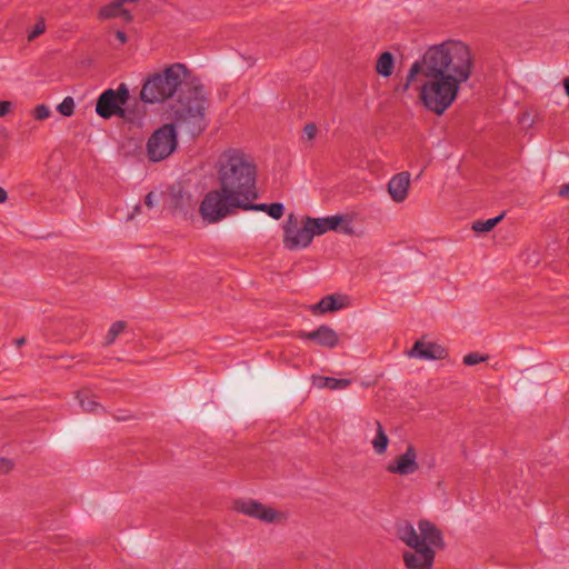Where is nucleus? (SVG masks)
<instances>
[{
	"mask_svg": "<svg viewBox=\"0 0 569 569\" xmlns=\"http://www.w3.org/2000/svg\"><path fill=\"white\" fill-rule=\"evenodd\" d=\"M407 356L423 361H436L445 359L447 350L437 342L420 339L413 343L411 350H408Z\"/></svg>",
	"mask_w": 569,
	"mask_h": 569,
	"instance_id": "15",
	"label": "nucleus"
},
{
	"mask_svg": "<svg viewBox=\"0 0 569 569\" xmlns=\"http://www.w3.org/2000/svg\"><path fill=\"white\" fill-rule=\"evenodd\" d=\"M420 469L418 448L408 445L405 451L397 455L396 458L387 466L388 472L397 476L408 477L418 472Z\"/></svg>",
	"mask_w": 569,
	"mask_h": 569,
	"instance_id": "13",
	"label": "nucleus"
},
{
	"mask_svg": "<svg viewBox=\"0 0 569 569\" xmlns=\"http://www.w3.org/2000/svg\"><path fill=\"white\" fill-rule=\"evenodd\" d=\"M311 381L312 387L318 389L328 388L332 390H341L351 385L350 379H336L325 376H312Z\"/></svg>",
	"mask_w": 569,
	"mask_h": 569,
	"instance_id": "21",
	"label": "nucleus"
},
{
	"mask_svg": "<svg viewBox=\"0 0 569 569\" xmlns=\"http://www.w3.org/2000/svg\"><path fill=\"white\" fill-rule=\"evenodd\" d=\"M562 88L565 91V96L569 98V77H565L562 80Z\"/></svg>",
	"mask_w": 569,
	"mask_h": 569,
	"instance_id": "38",
	"label": "nucleus"
},
{
	"mask_svg": "<svg viewBox=\"0 0 569 569\" xmlns=\"http://www.w3.org/2000/svg\"><path fill=\"white\" fill-rule=\"evenodd\" d=\"M129 89L121 83L118 89H107L99 96L96 111L99 117L109 119L112 116H124L123 106L128 103Z\"/></svg>",
	"mask_w": 569,
	"mask_h": 569,
	"instance_id": "11",
	"label": "nucleus"
},
{
	"mask_svg": "<svg viewBox=\"0 0 569 569\" xmlns=\"http://www.w3.org/2000/svg\"><path fill=\"white\" fill-rule=\"evenodd\" d=\"M158 200H159L158 193L150 192V193L146 194V197H144V207H147V209H152L153 207L157 206Z\"/></svg>",
	"mask_w": 569,
	"mask_h": 569,
	"instance_id": "35",
	"label": "nucleus"
},
{
	"mask_svg": "<svg viewBox=\"0 0 569 569\" xmlns=\"http://www.w3.org/2000/svg\"><path fill=\"white\" fill-rule=\"evenodd\" d=\"M127 328V322L118 321L112 323L111 328L108 329L107 335L104 337V343L107 346L113 345L116 339L121 335V332Z\"/></svg>",
	"mask_w": 569,
	"mask_h": 569,
	"instance_id": "25",
	"label": "nucleus"
},
{
	"mask_svg": "<svg viewBox=\"0 0 569 569\" xmlns=\"http://www.w3.org/2000/svg\"><path fill=\"white\" fill-rule=\"evenodd\" d=\"M13 112V103L11 101L0 100V118L11 116Z\"/></svg>",
	"mask_w": 569,
	"mask_h": 569,
	"instance_id": "32",
	"label": "nucleus"
},
{
	"mask_svg": "<svg viewBox=\"0 0 569 569\" xmlns=\"http://www.w3.org/2000/svg\"><path fill=\"white\" fill-rule=\"evenodd\" d=\"M267 214L273 219H279L283 214V206L279 202H274L268 206Z\"/></svg>",
	"mask_w": 569,
	"mask_h": 569,
	"instance_id": "31",
	"label": "nucleus"
},
{
	"mask_svg": "<svg viewBox=\"0 0 569 569\" xmlns=\"http://www.w3.org/2000/svg\"><path fill=\"white\" fill-rule=\"evenodd\" d=\"M76 102L74 99L70 96L62 99L61 103L58 106V111L60 114L66 117H71L74 113Z\"/></svg>",
	"mask_w": 569,
	"mask_h": 569,
	"instance_id": "28",
	"label": "nucleus"
},
{
	"mask_svg": "<svg viewBox=\"0 0 569 569\" xmlns=\"http://www.w3.org/2000/svg\"><path fill=\"white\" fill-rule=\"evenodd\" d=\"M375 71L379 77H391L395 71V56L389 51L382 52L378 57L377 63H375Z\"/></svg>",
	"mask_w": 569,
	"mask_h": 569,
	"instance_id": "23",
	"label": "nucleus"
},
{
	"mask_svg": "<svg viewBox=\"0 0 569 569\" xmlns=\"http://www.w3.org/2000/svg\"><path fill=\"white\" fill-rule=\"evenodd\" d=\"M396 535L409 548L403 552L408 569H432L436 550L442 545L441 533L433 523L420 520L416 527L402 522L397 526Z\"/></svg>",
	"mask_w": 569,
	"mask_h": 569,
	"instance_id": "3",
	"label": "nucleus"
},
{
	"mask_svg": "<svg viewBox=\"0 0 569 569\" xmlns=\"http://www.w3.org/2000/svg\"><path fill=\"white\" fill-rule=\"evenodd\" d=\"M46 31V20L44 18H38L37 20V23L34 24V27H32V29L30 30L29 34H28V40L29 41H32L34 40L36 38L42 36Z\"/></svg>",
	"mask_w": 569,
	"mask_h": 569,
	"instance_id": "29",
	"label": "nucleus"
},
{
	"mask_svg": "<svg viewBox=\"0 0 569 569\" xmlns=\"http://www.w3.org/2000/svg\"><path fill=\"white\" fill-rule=\"evenodd\" d=\"M76 398L86 412L98 413V411L101 409V406L97 400V396L93 395L89 389H82L78 391L76 393Z\"/></svg>",
	"mask_w": 569,
	"mask_h": 569,
	"instance_id": "22",
	"label": "nucleus"
},
{
	"mask_svg": "<svg viewBox=\"0 0 569 569\" xmlns=\"http://www.w3.org/2000/svg\"><path fill=\"white\" fill-rule=\"evenodd\" d=\"M189 71L180 62L172 63L163 70L147 77L141 100L144 103H161L172 98L188 79Z\"/></svg>",
	"mask_w": 569,
	"mask_h": 569,
	"instance_id": "5",
	"label": "nucleus"
},
{
	"mask_svg": "<svg viewBox=\"0 0 569 569\" xmlns=\"http://www.w3.org/2000/svg\"><path fill=\"white\" fill-rule=\"evenodd\" d=\"M558 193H560L561 197L569 199V184L561 187Z\"/></svg>",
	"mask_w": 569,
	"mask_h": 569,
	"instance_id": "39",
	"label": "nucleus"
},
{
	"mask_svg": "<svg viewBox=\"0 0 569 569\" xmlns=\"http://www.w3.org/2000/svg\"><path fill=\"white\" fill-rule=\"evenodd\" d=\"M114 37L121 43H127V41H128L127 34L124 32H122L121 30L116 31Z\"/></svg>",
	"mask_w": 569,
	"mask_h": 569,
	"instance_id": "37",
	"label": "nucleus"
},
{
	"mask_svg": "<svg viewBox=\"0 0 569 569\" xmlns=\"http://www.w3.org/2000/svg\"><path fill=\"white\" fill-rule=\"evenodd\" d=\"M418 71H430L469 81L473 71L472 49L467 42L456 39L431 46L426 50L421 60L411 64L408 81L402 88L403 91L409 90Z\"/></svg>",
	"mask_w": 569,
	"mask_h": 569,
	"instance_id": "1",
	"label": "nucleus"
},
{
	"mask_svg": "<svg viewBox=\"0 0 569 569\" xmlns=\"http://www.w3.org/2000/svg\"><path fill=\"white\" fill-rule=\"evenodd\" d=\"M207 94L204 87L198 82L191 83L183 90L173 107L177 121H189L200 124L204 120Z\"/></svg>",
	"mask_w": 569,
	"mask_h": 569,
	"instance_id": "7",
	"label": "nucleus"
},
{
	"mask_svg": "<svg viewBox=\"0 0 569 569\" xmlns=\"http://www.w3.org/2000/svg\"><path fill=\"white\" fill-rule=\"evenodd\" d=\"M214 168L220 188L248 198L253 197L259 168L251 153L240 148H228L219 154Z\"/></svg>",
	"mask_w": 569,
	"mask_h": 569,
	"instance_id": "2",
	"label": "nucleus"
},
{
	"mask_svg": "<svg viewBox=\"0 0 569 569\" xmlns=\"http://www.w3.org/2000/svg\"><path fill=\"white\" fill-rule=\"evenodd\" d=\"M167 204L174 216L188 218L194 209L196 201L188 189L181 186L168 188Z\"/></svg>",
	"mask_w": 569,
	"mask_h": 569,
	"instance_id": "14",
	"label": "nucleus"
},
{
	"mask_svg": "<svg viewBox=\"0 0 569 569\" xmlns=\"http://www.w3.org/2000/svg\"><path fill=\"white\" fill-rule=\"evenodd\" d=\"M140 212H142V206H140V204L134 206L133 210H131V212H129L127 220L128 221L134 220Z\"/></svg>",
	"mask_w": 569,
	"mask_h": 569,
	"instance_id": "36",
	"label": "nucleus"
},
{
	"mask_svg": "<svg viewBox=\"0 0 569 569\" xmlns=\"http://www.w3.org/2000/svg\"><path fill=\"white\" fill-rule=\"evenodd\" d=\"M365 437L369 439L375 453L383 455L387 452L389 439L378 420L370 423Z\"/></svg>",
	"mask_w": 569,
	"mask_h": 569,
	"instance_id": "19",
	"label": "nucleus"
},
{
	"mask_svg": "<svg viewBox=\"0 0 569 569\" xmlns=\"http://www.w3.org/2000/svg\"><path fill=\"white\" fill-rule=\"evenodd\" d=\"M302 340H310L316 342L318 346L332 349L338 343V336L335 330L327 326H320L318 329L312 331H300L297 335Z\"/></svg>",
	"mask_w": 569,
	"mask_h": 569,
	"instance_id": "18",
	"label": "nucleus"
},
{
	"mask_svg": "<svg viewBox=\"0 0 569 569\" xmlns=\"http://www.w3.org/2000/svg\"><path fill=\"white\" fill-rule=\"evenodd\" d=\"M312 236L306 224L298 223L297 218L289 214L287 224L283 226V247L288 250L303 249L311 244Z\"/></svg>",
	"mask_w": 569,
	"mask_h": 569,
	"instance_id": "12",
	"label": "nucleus"
},
{
	"mask_svg": "<svg viewBox=\"0 0 569 569\" xmlns=\"http://www.w3.org/2000/svg\"><path fill=\"white\" fill-rule=\"evenodd\" d=\"M302 222L309 229L312 238L329 231L351 233L355 229V220L349 213L327 218L306 217L302 219Z\"/></svg>",
	"mask_w": 569,
	"mask_h": 569,
	"instance_id": "10",
	"label": "nucleus"
},
{
	"mask_svg": "<svg viewBox=\"0 0 569 569\" xmlns=\"http://www.w3.org/2000/svg\"><path fill=\"white\" fill-rule=\"evenodd\" d=\"M502 218H503V216L500 214V216H498L496 218H488L487 220L476 221L472 224V230H475L477 232H489L497 224H499V222L501 221Z\"/></svg>",
	"mask_w": 569,
	"mask_h": 569,
	"instance_id": "24",
	"label": "nucleus"
},
{
	"mask_svg": "<svg viewBox=\"0 0 569 569\" xmlns=\"http://www.w3.org/2000/svg\"><path fill=\"white\" fill-rule=\"evenodd\" d=\"M257 199H258V192H257V189H253V197L249 198V200H247V203H244V207H238V210L267 212L269 204H266V203L252 204V201H254Z\"/></svg>",
	"mask_w": 569,
	"mask_h": 569,
	"instance_id": "27",
	"label": "nucleus"
},
{
	"mask_svg": "<svg viewBox=\"0 0 569 569\" xmlns=\"http://www.w3.org/2000/svg\"><path fill=\"white\" fill-rule=\"evenodd\" d=\"M420 77L419 99L425 108L441 116L455 103L461 86L467 81L430 71H418Z\"/></svg>",
	"mask_w": 569,
	"mask_h": 569,
	"instance_id": "4",
	"label": "nucleus"
},
{
	"mask_svg": "<svg viewBox=\"0 0 569 569\" xmlns=\"http://www.w3.org/2000/svg\"><path fill=\"white\" fill-rule=\"evenodd\" d=\"M13 469L12 460L0 458V476L11 472Z\"/></svg>",
	"mask_w": 569,
	"mask_h": 569,
	"instance_id": "34",
	"label": "nucleus"
},
{
	"mask_svg": "<svg viewBox=\"0 0 569 569\" xmlns=\"http://www.w3.org/2000/svg\"><path fill=\"white\" fill-rule=\"evenodd\" d=\"M139 0H129L130 3H137Z\"/></svg>",
	"mask_w": 569,
	"mask_h": 569,
	"instance_id": "41",
	"label": "nucleus"
},
{
	"mask_svg": "<svg viewBox=\"0 0 569 569\" xmlns=\"http://www.w3.org/2000/svg\"><path fill=\"white\" fill-rule=\"evenodd\" d=\"M126 3H130L129 0H113L99 10L98 18L102 20L120 18L127 22L131 21L130 12L122 8Z\"/></svg>",
	"mask_w": 569,
	"mask_h": 569,
	"instance_id": "20",
	"label": "nucleus"
},
{
	"mask_svg": "<svg viewBox=\"0 0 569 569\" xmlns=\"http://www.w3.org/2000/svg\"><path fill=\"white\" fill-rule=\"evenodd\" d=\"M487 359H488L487 356H481V355H479L477 352H472V353H469V355L463 357V363L466 366H476L478 363H482Z\"/></svg>",
	"mask_w": 569,
	"mask_h": 569,
	"instance_id": "30",
	"label": "nucleus"
},
{
	"mask_svg": "<svg viewBox=\"0 0 569 569\" xmlns=\"http://www.w3.org/2000/svg\"><path fill=\"white\" fill-rule=\"evenodd\" d=\"M30 114L36 121H46L52 114L51 108L44 103L37 104L31 109Z\"/></svg>",
	"mask_w": 569,
	"mask_h": 569,
	"instance_id": "26",
	"label": "nucleus"
},
{
	"mask_svg": "<svg viewBox=\"0 0 569 569\" xmlns=\"http://www.w3.org/2000/svg\"><path fill=\"white\" fill-rule=\"evenodd\" d=\"M411 187V174L408 171L393 174L388 181V194L390 200L402 203L408 200Z\"/></svg>",
	"mask_w": 569,
	"mask_h": 569,
	"instance_id": "16",
	"label": "nucleus"
},
{
	"mask_svg": "<svg viewBox=\"0 0 569 569\" xmlns=\"http://www.w3.org/2000/svg\"><path fill=\"white\" fill-rule=\"evenodd\" d=\"M318 133V128L313 123H307L303 127V134L307 140L311 141Z\"/></svg>",
	"mask_w": 569,
	"mask_h": 569,
	"instance_id": "33",
	"label": "nucleus"
},
{
	"mask_svg": "<svg viewBox=\"0 0 569 569\" xmlns=\"http://www.w3.org/2000/svg\"><path fill=\"white\" fill-rule=\"evenodd\" d=\"M234 511L248 516L252 519H258L267 525H278L286 522L288 515L286 511H280L268 505L260 503L251 498L238 499L234 502Z\"/></svg>",
	"mask_w": 569,
	"mask_h": 569,
	"instance_id": "9",
	"label": "nucleus"
},
{
	"mask_svg": "<svg viewBox=\"0 0 569 569\" xmlns=\"http://www.w3.org/2000/svg\"><path fill=\"white\" fill-rule=\"evenodd\" d=\"M248 197L226 191L219 187L204 194L198 212L207 224H213L234 213L238 207H244Z\"/></svg>",
	"mask_w": 569,
	"mask_h": 569,
	"instance_id": "6",
	"label": "nucleus"
},
{
	"mask_svg": "<svg viewBox=\"0 0 569 569\" xmlns=\"http://www.w3.org/2000/svg\"><path fill=\"white\" fill-rule=\"evenodd\" d=\"M177 148V132L173 124H164L150 136L147 140V157L150 161L167 159Z\"/></svg>",
	"mask_w": 569,
	"mask_h": 569,
	"instance_id": "8",
	"label": "nucleus"
},
{
	"mask_svg": "<svg viewBox=\"0 0 569 569\" xmlns=\"http://www.w3.org/2000/svg\"><path fill=\"white\" fill-rule=\"evenodd\" d=\"M8 200V192L4 188L0 187V204Z\"/></svg>",
	"mask_w": 569,
	"mask_h": 569,
	"instance_id": "40",
	"label": "nucleus"
},
{
	"mask_svg": "<svg viewBox=\"0 0 569 569\" xmlns=\"http://www.w3.org/2000/svg\"><path fill=\"white\" fill-rule=\"evenodd\" d=\"M351 306V298L341 293H335L325 297L317 303L309 307V310L313 316H321L328 312H335L342 310Z\"/></svg>",
	"mask_w": 569,
	"mask_h": 569,
	"instance_id": "17",
	"label": "nucleus"
}]
</instances>
